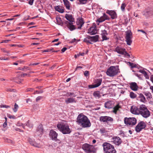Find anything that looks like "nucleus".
Listing matches in <instances>:
<instances>
[{"instance_id": "nucleus-1", "label": "nucleus", "mask_w": 153, "mask_h": 153, "mask_svg": "<svg viewBox=\"0 0 153 153\" xmlns=\"http://www.w3.org/2000/svg\"><path fill=\"white\" fill-rule=\"evenodd\" d=\"M76 120L77 123L82 128L89 127L91 126V123L88 117L82 114L78 115Z\"/></svg>"}, {"instance_id": "nucleus-2", "label": "nucleus", "mask_w": 153, "mask_h": 153, "mask_svg": "<svg viewBox=\"0 0 153 153\" xmlns=\"http://www.w3.org/2000/svg\"><path fill=\"white\" fill-rule=\"evenodd\" d=\"M58 129L63 134H69L71 131L68 124L63 122L59 123L57 125Z\"/></svg>"}, {"instance_id": "nucleus-3", "label": "nucleus", "mask_w": 153, "mask_h": 153, "mask_svg": "<svg viewBox=\"0 0 153 153\" xmlns=\"http://www.w3.org/2000/svg\"><path fill=\"white\" fill-rule=\"evenodd\" d=\"M103 149L105 153H116V151L113 146L107 143L103 144Z\"/></svg>"}, {"instance_id": "nucleus-4", "label": "nucleus", "mask_w": 153, "mask_h": 153, "mask_svg": "<svg viewBox=\"0 0 153 153\" xmlns=\"http://www.w3.org/2000/svg\"><path fill=\"white\" fill-rule=\"evenodd\" d=\"M119 69L117 67L111 66L107 70L106 74L107 75L111 77H114L117 75Z\"/></svg>"}, {"instance_id": "nucleus-5", "label": "nucleus", "mask_w": 153, "mask_h": 153, "mask_svg": "<svg viewBox=\"0 0 153 153\" xmlns=\"http://www.w3.org/2000/svg\"><path fill=\"white\" fill-rule=\"evenodd\" d=\"M140 114L145 118H147L150 115V111L144 105H141L140 106Z\"/></svg>"}, {"instance_id": "nucleus-6", "label": "nucleus", "mask_w": 153, "mask_h": 153, "mask_svg": "<svg viewBox=\"0 0 153 153\" xmlns=\"http://www.w3.org/2000/svg\"><path fill=\"white\" fill-rule=\"evenodd\" d=\"M82 148L86 153H95L96 151L95 149L93 146L87 143L83 144Z\"/></svg>"}, {"instance_id": "nucleus-7", "label": "nucleus", "mask_w": 153, "mask_h": 153, "mask_svg": "<svg viewBox=\"0 0 153 153\" xmlns=\"http://www.w3.org/2000/svg\"><path fill=\"white\" fill-rule=\"evenodd\" d=\"M124 123L129 127H131L135 125L137 122V120L134 117H125L124 120Z\"/></svg>"}, {"instance_id": "nucleus-8", "label": "nucleus", "mask_w": 153, "mask_h": 153, "mask_svg": "<svg viewBox=\"0 0 153 153\" xmlns=\"http://www.w3.org/2000/svg\"><path fill=\"white\" fill-rule=\"evenodd\" d=\"M146 127V123L143 121L139 123L135 127V131L137 132H139L142 129L145 128Z\"/></svg>"}, {"instance_id": "nucleus-9", "label": "nucleus", "mask_w": 153, "mask_h": 153, "mask_svg": "<svg viewBox=\"0 0 153 153\" xmlns=\"http://www.w3.org/2000/svg\"><path fill=\"white\" fill-rule=\"evenodd\" d=\"M132 34L130 31H127L126 33V39L127 44L129 45H131L132 41L131 40L132 38Z\"/></svg>"}, {"instance_id": "nucleus-10", "label": "nucleus", "mask_w": 153, "mask_h": 153, "mask_svg": "<svg viewBox=\"0 0 153 153\" xmlns=\"http://www.w3.org/2000/svg\"><path fill=\"white\" fill-rule=\"evenodd\" d=\"M96 25L95 23H93L92 25L88 30V33L91 35H94L97 33Z\"/></svg>"}, {"instance_id": "nucleus-11", "label": "nucleus", "mask_w": 153, "mask_h": 153, "mask_svg": "<svg viewBox=\"0 0 153 153\" xmlns=\"http://www.w3.org/2000/svg\"><path fill=\"white\" fill-rule=\"evenodd\" d=\"M102 81L101 79H97L95 80V84L93 85H89L88 87L91 88L97 87L99 86L101 84Z\"/></svg>"}, {"instance_id": "nucleus-12", "label": "nucleus", "mask_w": 153, "mask_h": 153, "mask_svg": "<svg viewBox=\"0 0 153 153\" xmlns=\"http://www.w3.org/2000/svg\"><path fill=\"white\" fill-rule=\"evenodd\" d=\"M100 120L103 122L107 123L108 122H112L113 121V119L110 117L107 116H101L100 117Z\"/></svg>"}, {"instance_id": "nucleus-13", "label": "nucleus", "mask_w": 153, "mask_h": 153, "mask_svg": "<svg viewBox=\"0 0 153 153\" xmlns=\"http://www.w3.org/2000/svg\"><path fill=\"white\" fill-rule=\"evenodd\" d=\"M112 142L116 145L119 146L122 142L120 138L117 136L113 137L112 139Z\"/></svg>"}, {"instance_id": "nucleus-14", "label": "nucleus", "mask_w": 153, "mask_h": 153, "mask_svg": "<svg viewBox=\"0 0 153 153\" xmlns=\"http://www.w3.org/2000/svg\"><path fill=\"white\" fill-rule=\"evenodd\" d=\"M50 136L52 140L56 141L58 140L57 137L58 134L53 130H51L50 131Z\"/></svg>"}, {"instance_id": "nucleus-15", "label": "nucleus", "mask_w": 153, "mask_h": 153, "mask_svg": "<svg viewBox=\"0 0 153 153\" xmlns=\"http://www.w3.org/2000/svg\"><path fill=\"white\" fill-rule=\"evenodd\" d=\"M106 13L111 16L112 19H115L117 17V14L116 12L114 10H106Z\"/></svg>"}, {"instance_id": "nucleus-16", "label": "nucleus", "mask_w": 153, "mask_h": 153, "mask_svg": "<svg viewBox=\"0 0 153 153\" xmlns=\"http://www.w3.org/2000/svg\"><path fill=\"white\" fill-rule=\"evenodd\" d=\"M140 107L139 108L137 107L131 106V111L133 114H139L140 113Z\"/></svg>"}, {"instance_id": "nucleus-17", "label": "nucleus", "mask_w": 153, "mask_h": 153, "mask_svg": "<svg viewBox=\"0 0 153 153\" xmlns=\"http://www.w3.org/2000/svg\"><path fill=\"white\" fill-rule=\"evenodd\" d=\"M114 51L117 52L118 53L123 55L126 52V49L121 47L117 46L115 50Z\"/></svg>"}, {"instance_id": "nucleus-18", "label": "nucleus", "mask_w": 153, "mask_h": 153, "mask_svg": "<svg viewBox=\"0 0 153 153\" xmlns=\"http://www.w3.org/2000/svg\"><path fill=\"white\" fill-rule=\"evenodd\" d=\"M108 17L105 13H103L102 16L100 18L98 19L97 20V22L99 23L105 21V20L109 19Z\"/></svg>"}, {"instance_id": "nucleus-19", "label": "nucleus", "mask_w": 153, "mask_h": 153, "mask_svg": "<svg viewBox=\"0 0 153 153\" xmlns=\"http://www.w3.org/2000/svg\"><path fill=\"white\" fill-rule=\"evenodd\" d=\"M131 89L133 91H137L138 90V86L136 83L132 82L129 84Z\"/></svg>"}, {"instance_id": "nucleus-20", "label": "nucleus", "mask_w": 153, "mask_h": 153, "mask_svg": "<svg viewBox=\"0 0 153 153\" xmlns=\"http://www.w3.org/2000/svg\"><path fill=\"white\" fill-rule=\"evenodd\" d=\"M43 132V128L42 125H39L37 129V133L38 135L39 136L42 134Z\"/></svg>"}, {"instance_id": "nucleus-21", "label": "nucleus", "mask_w": 153, "mask_h": 153, "mask_svg": "<svg viewBox=\"0 0 153 153\" xmlns=\"http://www.w3.org/2000/svg\"><path fill=\"white\" fill-rule=\"evenodd\" d=\"M65 18L67 20L69 21L70 23L73 24V22L74 21V19L72 15L66 14L65 15Z\"/></svg>"}, {"instance_id": "nucleus-22", "label": "nucleus", "mask_w": 153, "mask_h": 153, "mask_svg": "<svg viewBox=\"0 0 153 153\" xmlns=\"http://www.w3.org/2000/svg\"><path fill=\"white\" fill-rule=\"evenodd\" d=\"M138 96L137 97V99L140 102H144L146 101V99L143 95L142 94H139Z\"/></svg>"}, {"instance_id": "nucleus-23", "label": "nucleus", "mask_w": 153, "mask_h": 153, "mask_svg": "<svg viewBox=\"0 0 153 153\" xmlns=\"http://www.w3.org/2000/svg\"><path fill=\"white\" fill-rule=\"evenodd\" d=\"M65 101L67 104L73 102H76V101L75 100V98L73 97H70L67 98L65 100Z\"/></svg>"}, {"instance_id": "nucleus-24", "label": "nucleus", "mask_w": 153, "mask_h": 153, "mask_svg": "<svg viewBox=\"0 0 153 153\" xmlns=\"http://www.w3.org/2000/svg\"><path fill=\"white\" fill-rule=\"evenodd\" d=\"M143 15L147 17L151 16L153 15V10H146L144 12Z\"/></svg>"}, {"instance_id": "nucleus-25", "label": "nucleus", "mask_w": 153, "mask_h": 153, "mask_svg": "<svg viewBox=\"0 0 153 153\" xmlns=\"http://www.w3.org/2000/svg\"><path fill=\"white\" fill-rule=\"evenodd\" d=\"M89 37L90 38L91 42H95L98 41L99 36L98 35H96L94 36H90Z\"/></svg>"}, {"instance_id": "nucleus-26", "label": "nucleus", "mask_w": 153, "mask_h": 153, "mask_svg": "<svg viewBox=\"0 0 153 153\" xmlns=\"http://www.w3.org/2000/svg\"><path fill=\"white\" fill-rule=\"evenodd\" d=\"M105 107L106 108H111L112 107V101H108L105 103Z\"/></svg>"}, {"instance_id": "nucleus-27", "label": "nucleus", "mask_w": 153, "mask_h": 153, "mask_svg": "<svg viewBox=\"0 0 153 153\" xmlns=\"http://www.w3.org/2000/svg\"><path fill=\"white\" fill-rule=\"evenodd\" d=\"M28 141L32 145L37 147H39L40 146L39 144L35 143L32 139L30 138L28 139Z\"/></svg>"}, {"instance_id": "nucleus-28", "label": "nucleus", "mask_w": 153, "mask_h": 153, "mask_svg": "<svg viewBox=\"0 0 153 153\" xmlns=\"http://www.w3.org/2000/svg\"><path fill=\"white\" fill-rule=\"evenodd\" d=\"M56 10L61 13H63L64 12V9L62 7L60 6H57L55 7Z\"/></svg>"}, {"instance_id": "nucleus-29", "label": "nucleus", "mask_w": 153, "mask_h": 153, "mask_svg": "<svg viewBox=\"0 0 153 153\" xmlns=\"http://www.w3.org/2000/svg\"><path fill=\"white\" fill-rule=\"evenodd\" d=\"M93 95L94 96L96 99H99L101 97V95L99 91H94Z\"/></svg>"}, {"instance_id": "nucleus-30", "label": "nucleus", "mask_w": 153, "mask_h": 153, "mask_svg": "<svg viewBox=\"0 0 153 153\" xmlns=\"http://www.w3.org/2000/svg\"><path fill=\"white\" fill-rule=\"evenodd\" d=\"M89 37H90V36H87L84 39L83 41L88 44H92V43L91 42L90 38Z\"/></svg>"}, {"instance_id": "nucleus-31", "label": "nucleus", "mask_w": 153, "mask_h": 153, "mask_svg": "<svg viewBox=\"0 0 153 153\" xmlns=\"http://www.w3.org/2000/svg\"><path fill=\"white\" fill-rule=\"evenodd\" d=\"M77 25L79 26H78V28L79 29H80L81 28L82 25L84 23L82 20L81 19H79V22H77Z\"/></svg>"}, {"instance_id": "nucleus-32", "label": "nucleus", "mask_w": 153, "mask_h": 153, "mask_svg": "<svg viewBox=\"0 0 153 153\" xmlns=\"http://www.w3.org/2000/svg\"><path fill=\"white\" fill-rule=\"evenodd\" d=\"M63 1L67 9L69 10L70 6L68 1V0H63Z\"/></svg>"}, {"instance_id": "nucleus-33", "label": "nucleus", "mask_w": 153, "mask_h": 153, "mask_svg": "<svg viewBox=\"0 0 153 153\" xmlns=\"http://www.w3.org/2000/svg\"><path fill=\"white\" fill-rule=\"evenodd\" d=\"M13 81L16 82L17 83H20L22 81H23V79H20L18 77H16L13 79Z\"/></svg>"}, {"instance_id": "nucleus-34", "label": "nucleus", "mask_w": 153, "mask_h": 153, "mask_svg": "<svg viewBox=\"0 0 153 153\" xmlns=\"http://www.w3.org/2000/svg\"><path fill=\"white\" fill-rule=\"evenodd\" d=\"M56 19L57 24L62 26L63 25V22L61 18L59 17H57Z\"/></svg>"}, {"instance_id": "nucleus-35", "label": "nucleus", "mask_w": 153, "mask_h": 153, "mask_svg": "<svg viewBox=\"0 0 153 153\" xmlns=\"http://www.w3.org/2000/svg\"><path fill=\"white\" fill-rule=\"evenodd\" d=\"M121 108V106H120L119 104H117L114 108L113 112L114 113H116L117 111L119 110V108Z\"/></svg>"}, {"instance_id": "nucleus-36", "label": "nucleus", "mask_w": 153, "mask_h": 153, "mask_svg": "<svg viewBox=\"0 0 153 153\" xmlns=\"http://www.w3.org/2000/svg\"><path fill=\"white\" fill-rule=\"evenodd\" d=\"M25 126H26L30 128H32L33 127V125L31 122H30L29 120H28L25 124Z\"/></svg>"}, {"instance_id": "nucleus-37", "label": "nucleus", "mask_w": 153, "mask_h": 153, "mask_svg": "<svg viewBox=\"0 0 153 153\" xmlns=\"http://www.w3.org/2000/svg\"><path fill=\"white\" fill-rule=\"evenodd\" d=\"M129 96L131 99H134L137 97V95L133 92L130 93Z\"/></svg>"}, {"instance_id": "nucleus-38", "label": "nucleus", "mask_w": 153, "mask_h": 153, "mask_svg": "<svg viewBox=\"0 0 153 153\" xmlns=\"http://www.w3.org/2000/svg\"><path fill=\"white\" fill-rule=\"evenodd\" d=\"M18 69L23 71H25V69H26L27 70H30V68L28 67L27 66H24L23 68H22V67H19L18 68Z\"/></svg>"}, {"instance_id": "nucleus-39", "label": "nucleus", "mask_w": 153, "mask_h": 153, "mask_svg": "<svg viewBox=\"0 0 153 153\" xmlns=\"http://www.w3.org/2000/svg\"><path fill=\"white\" fill-rule=\"evenodd\" d=\"M69 24H70V25L69 26V27L70 30L71 31L73 30H74V29H75V28L74 27V25H72L73 24V23L72 24V23H70Z\"/></svg>"}, {"instance_id": "nucleus-40", "label": "nucleus", "mask_w": 153, "mask_h": 153, "mask_svg": "<svg viewBox=\"0 0 153 153\" xmlns=\"http://www.w3.org/2000/svg\"><path fill=\"white\" fill-rule=\"evenodd\" d=\"M18 108L19 106L16 103L14 105V108H13V110L14 112H16L17 111Z\"/></svg>"}, {"instance_id": "nucleus-41", "label": "nucleus", "mask_w": 153, "mask_h": 153, "mask_svg": "<svg viewBox=\"0 0 153 153\" xmlns=\"http://www.w3.org/2000/svg\"><path fill=\"white\" fill-rule=\"evenodd\" d=\"M16 125L17 126H22V128H24V129L25 128V124H23L22 123H20L19 122H18L17 123Z\"/></svg>"}, {"instance_id": "nucleus-42", "label": "nucleus", "mask_w": 153, "mask_h": 153, "mask_svg": "<svg viewBox=\"0 0 153 153\" xmlns=\"http://www.w3.org/2000/svg\"><path fill=\"white\" fill-rule=\"evenodd\" d=\"M126 6V4L124 3H122L121 6V9L122 11H124L125 8Z\"/></svg>"}, {"instance_id": "nucleus-43", "label": "nucleus", "mask_w": 153, "mask_h": 153, "mask_svg": "<svg viewBox=\"0 0 153 153\" xmlns=\"http://www.w3.org/2000/svg\"><path fill=\"white\" fill-rule=\"evenodd\" d=\"M100 131L101 133L104 134L107 132V130L104 128H102L100 129Z\"/></svg>"}, {"instance_id": "nucleus-44", "label": "nucleus", "mask_w": 153, "mask_h": 153, "mask_svg": "<svg viewBox=\"0 0 153 153\" xmlns=\"http://www.w3.org/2000/svg\"><path fill=\"white\" fill-rule=\"evenodd\" d=\"M85 54V53H79L78 54H77V55H74V57L75 58H76L77 56H83Z\"/></svg>"}, {"instance_id": "nucleus-45", "label": "nucleus", "mask_w": 153, "mask_h": 153, "mask_svg": "<svg viewBox=\"0 0 153 153\" xmlns=\"http://www.w3.org/2000/svg\"><path fill=\"white\" fill-rule=\"evenodd\" d=\"M129 65L131 67V68H135L136 67V65L134 64L133 63H131L130 62H128Z\"/></svg>"}, {"instance_id": "nucleus-46", "label": "nucleus", "mask_w": 153, "mask_h": 153, "mask_svg": "<svg viewBox=\"0 0 153 153\" xmlns=\"http://www.w3.org/2000/svg\"><path fill=\"white\" fill-rule=\"evenodd\" d=\"M81 4H84L86 3L87 0H78Z\"/></svg>"}, {"instance_id": "nucleus-47", "label": "nucleus", "mask_w": 153, "mask_h": 153, "mask_svg": "<svg viewBox=\"0 0 153 153\" xmlns=\"http://www.w3.org/2000/svg\"><path fill=\"white\" fill-rule=\"evenodd\" d=\"M143 74L144 75V76L145 77L146 79H148L149 78V76L146 71H145Z\"/></svg>"}, {"instance_id": "nucleus-48", "label": "nucleus", "mask_w": 153, "mask_h": 153, "mask_svg": "<svg viewBox=\"0 0 153 153\" xmlns=\"http://www.w3.org/2000/svg\"><path fill=\"white\" fill-rule=\"evenodd\" d=\"M101 34L102 35H106L108 34L106 30H102V33Z\"/></svg>"}, {"instance_id": "nucleus-49", "label": "nucleus", "mask_w": 153, "mask_h": 153, "mask_svg": "<svg viewBox=\"0 0 153 153\" xmlns=\"http://www.w3.org/2000/svg\"><path fill=\"white\" fill-rule=\"evenodd\" d=\"M1 50H2V51H3L4 53H7V54L6 55H7V56L9 55V54H8L9 53V51H7L5 50L4 48H1Z\"/></svg>"}, {"instance_id": "nucleus-50", "label": "nucleus", "mask_w": 153, "mask_h": 153, "mask_svg": "<svg viewBox=\"0 0 153 153\" xmlns=\"http://www.w3.org/2000/svg\"><path fill=\"white\" fill-rule=\"evenodd\" d=\"M53 48H52L51 49H48L47 50H43V51L42 52H50V51H51L53 50Z\"/></svg>"}, {"instance_id": "nucleus-51", "label": "nucleus", "mask_w": 153, "mask_h": 153, "mask_svg": "<svg viewBox=\"0 0 153 153\" xmlns=\"http://www.w3.org/2000/svg\"><path fill=\"white\" fill-rule=\"evenodd\" d=\"M0 107L1 108H10V106L6 105H0Z\"/></svg>"}, {"instance_id": "nucleus-52", "label": "nucleus", "mask_w": 153, "mask_h": 153, "mask_svg": "<svg viewBox=\"0 0 153 153\" xmlns=\"http://www.w3.org/2000/svg\"><path fill=\"white\" fill-rule=\"evenodd\" d=\"M89 72L87 71H85L84 72V75L85 76H87L89 75Z\"/></svg>"}, {"instance_id": "nucleus-53", "label": "nucleus", "mask_w": 153, "mask_h": 153, "mask_svg": "<svg viewBox=\"0 0 153 153\" xmlns=\"http://www.w3.org/2000/svg\"><path fill=\"white\" fill-rule=\"evenodd\" d=\"M43 98L42 97V96H39L37 97L36 99V102H38L41 99H42Z\"/></svg>"}, {"instance_id": "nucleus-54", "label": "nucleus", "mask_w": 153, "mask_h": 153, "mask_svg": "<svg viewBox=\"0 0 153 153\" xmlns=\"http://www.w3.org/2000/svg\"><path fill=\"white\" fill-rule=\"evenodd\" d=\"M43 92V91L42 90H40V91H35V92L34 93V94H35L36 93H37V94L42 93Z\"/></svg>"}, {"instance_id": "nucleus-55", "label": "nucleus", "mask_w": 153, "mask_h": 153, "mask_svg": "<svg viewBox=\"0 0 153 153\" xmlns=\"http://www.w3.org/2000/svg\"><path fill=\"white\" fill-rule=\"evenodd\" d=\"M102 41H104L105 40H107V39H108V38L106 35H102Z\"/></svg>"}, {"instance_id": "nucleus-56", "label": "nucleus", "mask_w": 153, "mask_h": 153, "mask_svg": "<svg viewBox=\"0 0 153 153\" xmlns=\"http://www.w3.org/2000/svg\"><path fill=\"white\" fill-rule=\"evenodd\" d=\"M123 55H124V56H127L128 58L130 57V55L128 54V53H127L126 51V52H125L124 54Z\"/></svg>"}, {"instance_id": "nucleus-57", "label": "nucleus", "mask_w": 153, "mask_h": 153, "mask_svg": "<svg viewBox=\"0 0 153 153\" xmlns=\"http://www.w3.org/2000/svg\"><path fill=\"white\" fill-rule=\"evenodd\" d=\"M39 64V63H31L29 65V66H30L31 65H37Z\"/></svg>"}, {"instance_id": "nucleus-58", "label": "nucleus", "mask_w": 153, "mask_h": 153, "mask_svg": "<svg viewBox=\"0 0 153 153\" xmlns=\"http://www.w3.org/2000/svg\"><path fill=\"white\" fill-rule=\"evenodd\" d=\"M15 130L16 131H18L20 132H23V130H22L18 128H15Z\"/></svg>"}, {"instance_id": "nucleus-59", "label": "nucleus", "mask_w": 153, "mask_h": 153, "mask_svg": "<svg viewBox=\"0 0 153 153\" xmlns=\"http://www.w3.org/2000/svg\"><path fill=\"white\" fill-rule=\"evenodd\" d=\"M7 121L5 120L4 123L3 124V126L4 128L5 127L7 126Z\"/></svg>"}, {"instance_id": "nucleus-60", "label": "nucleus", "mask_w": 153, "mask_h": 153, "mask_svg": "<svg viewBox=\"0 0 153 153\" xmlns=\"http://www.w3.org/2000/svg\"><path fill=\"white\" fill-rule=\"evenodd\" d=\"M67 49V48L64 47L61 50V51L62 53H63Z\"/></svg>"}, {"instance_id": "nucleus-61", "label": "nucleus", "mask_w": 153, "mask_h": 153, "mask_svg": "<svg viewBox=\"0 0 153 153\" xmlns=\"http://www.w3.org/2000/svg\"><path fill=\"white\" fill-rule=\"evenodd\" d=\"M138 31H140L142 32L143 33H144L146 35V33L145 32V31H144V30H138Z\"/></svg>"}, {"instance_id": "nucleus-62", "label": "nucleus", "mask_w": 153, "mask_h": 153, "mask_svg": "<svg viewBox=\"0 0 153 153\" xmlns=\"http://www.w3.org/2000/svg\"><path fill=\"white\" fill-rule=\"evenodd\" d=\"M33 89L31 88H28L26 89V91L27 92L28 91H32Z\"/></svg>"}, {"instance_id": "nucleus-63", "label": "nucleus", "mask_w": 153, "mask_h": 153, "mask_svg": "<svg viewBox=\"0 0 153 153\" xmlns=\"http://www.w3.org/2000/svg\"><path fill=\"white\" fill-rule=\"evenodd\" d=\"M139 72L141 73L142 74H143L145 72V71L144 70H139Z\"/></svg>"}, {"instance_id": "nucleus-64", "label": "nucleus", "mask_w": 153, "mask_h": 153, "mask_svg": "<svg viewBox=\"0 0 153 153\" xmlns=\"http://www.w3.org/2000/svg\"><path fill=\"white\" fill-rule=\"evenodd\" d=\"M150 79L153 83V75H152L150 77Z\"/></svg>"}]
</instances>
